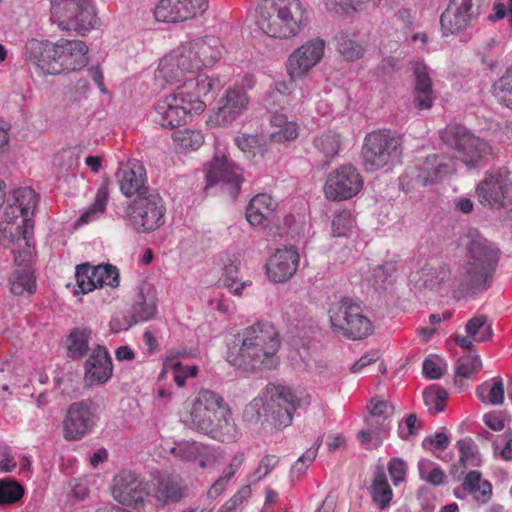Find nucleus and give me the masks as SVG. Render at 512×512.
<instances>
[{"instance_id":"nucleus-1","label":"nucleus","mask_w":512,"mask_h":512,"mask_svg":"<svg viewBox=\"0 0 512 512\" xmlns=\"http://www.w3.org/2000/svg\"><path fill=\"white\" fill-rule=\"evenodd\" d=\"M280 347L277 328L270 322L258 321L234 335L227 346L226 360L246 372L273 369L279 363Z\"/></svg>"},{"instance_id":"nucleus-2","label":"nucleus","mask_w":512,"mask_h":512,"mask_svg":"<svg viewBox=\"0 0 512 512\" xmlns=\"http://www.w3.org/2000/svg\"><path fill=\"white\" fill-rule=\"evenodd\" d=\"M184 422L193 430L223 443L239 438L229 406L221 395L208 389L200 390L193 398Z\"/></svg>"},{"instance_id":"nucleus-3","label":"nucleus","mask_w":512,"mask_h":512,"mask_svg":"<svg viewBox=\"0 0 512 512\" xmlns=\"http://www.w3.org/2000/svg\"><path fill=\"white\" fill-rule=\"evenodd\" d=\"M255 24L270 37L288 39L309 24V12L300 0H261L255 10Z\"/></svg>"},{"instance_id":"nucleus-4","label":"nucleus","mask_w":512,"mask_h":512,"mask_svg":"<svg viewBox=\"0 0 512 512\" xmlns=\"http://www.w3.org/2000/svg\"><path fill=\"white\" fill-rule=\"evenodd\" d=\"M302 404L293 391L286 386L268 384L263 396L251 400L243 412L244 421L251 426H262L265 422L282 429L292 423L293 414Z\"/></svg>"},{"instance_id":"nucleus-5","label":"nucleus","mask_w":512,"mask_h":512,"mask_svg":"<svg viewBox=\"0 0 512 512\" xmlns=\"http://www.w3.org/2000/svg\"><path fill=\"white\" fill-rule=\"evenodd\" d=\"M469 238L466 244V260L458 282L462 292L476 294L490 287L498 264L499 251L477 231L470 232Z\"/></svg>"},{"instance_id":"nucleus-6","label":"nucleus","mask_w":512,"mask_h":512,"mask_svg":"<svg viewBox=\"0 0 512 512\" xmlns=\"http://www.w3.org/2000/svg\"><path fill=\"white\" fill-rule=\"evenodd\" d=\"M403 141L396 132L383 129L368 133L362 145V163L368 172L400 162Z\"/></svg>"},{"instance_id":"nucleus-7","label":"nucleus","mask_w":512,"mask_h":512,"mask_svg":"<svg viewBox=\"0 0 512 512\" xmlns=\"http://www.w3.org/2000/svg\"><path fill=\"white\" fill-rule=\"evenodd\" d=\"M50 5L51 20L61 30L84 36L98 25L92 0H50Z\"/></svg>"},{"instance_id":"nucleus-8","label":"nucleus","mask_w":512,"mask_h":512,"mask_svg":"<svg viewBox=\"0 0 512 512\" xmlns=\"http://www.w3.org/2000/svg\"><path fill=\"white\" fill-rule=\"evenodd\" d=\"M330 326L333 332L347 339L360 340L372 333V322L363 314L361 306L345 297L330 305Z\"/></svg>"},{"instance_id":"nucleus-9","label":"nucleus","mask_w":512,"mask_h":512,"mask_svg":"<svg viewBox=\"0 0 512 512\" xmlns=\"http://www.w3.org/2000/svg\"><path fill=\"white\" fill-rule=\"evenodd\" d=\"M166 207L157 193L134 198L124 210L123 218L137 233H150L165 223Z\"/></svg>"},{"instance_id":"nucleus-10","label":"nucleus","mask_w":512,"mask_h":512,"mask_svg":"<svg viewBox=\"0 0 512 512\" xmlns=\"http://www.w3.org/2000/svg\"><path fill=\"white\" fill-rule=\"evenodd\" d=\"M443 142L455 152V157L472 168L486 156L490 147L460 124H450L441 133Z\"/></svg>"},{"instance_id":"nucleus-11","label":"nucleus","mask_w":512,"mask_h":512,"mask_svg":"<svg viewBox=\"0 0 512 512\" xmlns=\"http://www.w3.org/2000/svg\"><path fill=\"white\" fill-rule=\"evenodd\" d=\"M206 108L204 101L192 100L179 95L176 88L155 105L156 121L165 128L174 129L187 123L192 114H200Z\"/></svg>"},{"instance_id":"nucleus-12","label":"nucleus","mask_w":512,"mask_h":512,"mask_svg":"<svg viewBox=\"0 0 512 512\" xmlns=\"http://www.w3.org/2000/svg\"><path fill=\"white\" fill-rule=\"evenodd\" d=\"M99 420V406L86 399L69 405L63 420V436L68 441L81 440L92 432Z\"/></svg>"},{"instance_id":"nucleus-13","label":"nucleus","mask_w":512,"mask_h":512,"mask_svg":"<svg viewBox=\"0 0 512 512\" xmlns=\"http://www.w3.org/2000/svg\"><path fill=\"white\" fill-rule=\"evenodd\" d=\"M478 201L489 208L512 206V180L508 172L497 170L486 173L476 187Z\"/></svg>"},{"instance_id":"nucleus-14","label":"nucleus","mask_w":512,"mask_h":512,"mask_svg":"<svg viewBox=\"0 0 512 512\" xmlns=\"http://www.w3.org/2000/svg\"><path fill=\"white\" fill-rule=\"evenodd\" d=\"M61 44L30 39L25 44V58L43 76L63 73L61 66Z\"/></svg>"},{"instance_id":"nucleus-15","label":"nucleus","mask_w":512,"mask_h":512,"mask_svg":"<svg viewBox=\"0 0 512 512\" xmlns=\"http://www.w3.org/2000/svg\"><path fill=\"white\" fill-rule=\"evenodd\" d=\"M33 235V222L15 203H10L4 210V220L0 222V239H7L25 254L30 253V239Z\"/></svg>"},{"instance_id":"nucleus-16","label":"nucleus","mask_w":512,"mask_h":512,"mask_svg":"<svg viewBox=\"0 0 512 512\" xmlns=\"http://www.w3.org/2000/svg\"><path fill=\"white\" fill-rule=\"evenodd\" d=\"M363 179L352 165H343L330 173L324 187L325 196L332 201L346 200L359 193Z\"/></svg>"},{"instance_id":"nucleus-17","label":"nucleus","mask_w":512,"mask_h":512,"mask_svg":"<svg viewBox=\"0 0 512 512\" xmlns=\"http://www.w3.org/2000/svg\"><path fill=\"white\" fill-rule=\"evenodd\" d=\"M325 41L313 38L295 49L287 59V72L290 78L297 79L305 76L323 58Z\"/></svg>"},{"instance_id":"nucleus-18","label":"nucleus","mask_w":512,"mask_h":512,"mask_svg":"<svg viewBox=\"0 0 512 512\" xmlns=\"http://www.w3.org/2000/svg\"><path fill=\"white\" fill-rule=\"evenodd\" d=\"M116 179L121 193L126 198H138L151 193L144 165L136 159L120 163Z\"/></svg>"},{"instance_id":"nucleus-19","label":"nucleus","mask_w":512,"mask_h":512,"mask_svg":"<svg viewBox=\"0 0 512 512\" xmlns=\"http://www.w3.org/2000/svg\"><path fill=\"white\" fill-rule=\"evenodd\" d=\"M206 188L220 185L232 198H235L240 191L243 181L242 170L225 156H216L210 165L206 175Z\"/></svg>"},{"instance_id":"nucleus-20","label":"nucleus","mask_w":512,"mask_h":512,"mask_svg":"<svg viewBox=\"0 0 512 512\" xmlns=\"http://www.w3.org/2000/svg\"><path fill=\"white\" fill-rule=\"evenodd\" d=\"M195 70L189 55L187 56L184 47L173 50L164 56L155 71V81L159 85L177 84L187 74H194Z\"/></svg>"},{"instance_id":"nucleus-21","label":"nucleus","mask_w":512,"mask_h":512,"mask_svg":"<svg viewBox=\"0 0 512 512\" xmlns=\"http://www.w3.org/2000/svg\"><path fill=\"white\" fill-rule=\"evenodd\" d=\"M112 495L122 505L137 507L148 495L147 483L134 472L121 471L113 479Z\"/></svg>"},{"instance_id":"nucleus-22","label":"nucleus","mask_w":512,"mask_h":512,"mask_svg":"<svg viewBox=\"0 0 512 512\" xmlns=\"http://www.w3.org/2000/svg\"><path fill=\"white\" fill-rule=\"evenodd\" d=\"M207 8L208 0H161L155 17L162 22H184L202 15Z\"/></svg>"},{"instance_id":"nucleus-23","label":"nucleus","mask_w":512,"mask_h":512,"mask_svg":"<svg viewBox=\"0 0 512 512\" xmlns=\"http://www.w3.org/2000/svg\"><path fill=\"white\" fill-rule=\"evenodd\" d=\"M446 9L440 17L441 29L444 35L455 34L466 28L479 15L474 9L472 0H441Z\"/></svg>"},{"instance_id":"nucleus-24","label":"nucleus","mask_w":512,"mask_h":512,"mask_svg":"<svg viewBox=\"0 0 512 512\" xmlns=\"http://www.w3.org/2000/svg\"><path fill=\"white\" fill-rule=\"evenodd\" d=\"M183 47L191 59L195 72L213 65L221 58L223 51L220 40L216 37L198 39Z\"/></svg>"},{"instance_id":"nucleus-25","label":"nucleus","mask_w":512,"mask_h":512,"mask_svg":"<svg viewBox=\"0 0 512 512\" xmlns=\"http://www.w3.org/2000/svg\"><path fill=\"white\" fill-rule=\"evenodd\" d=\"M113 365L108 350L97 345L85 362V381L89 385L106 383L112 376Z\"/></svg>"},{"instance_id":"nucleus-26","label":"nucleus","mask_w":512,"mask_h":512,"mask_svg":"<svg viewBox=\"0 0 512 512\" xmlns=\"http://www.w3.org/2000/svg\"><path fill=\"white\" fill-rule=\"evenodd\" d=\"M299 254L295 248L278 249L267 263V275L276 283L288 280L297 270Z\"/></svg>"},{"instance_id":"nucleus-27","label":"nucleus","mask_w":512,"mask_h":512,"mask_svg":"<svg viewBox=\"0 0 512 512\" xmlns=\"http://www.w3.org/2000/svg\"><path fill=\"white\" fill-rule=\"evenodd\" d=\"M224 103L216 112L219 125H229L247 110L249 97L243 88H229L224 96Z\"/></svg>"},{"instance_id":"nucleus-28","label":"nucleus","mask_w":512,"mask_h":512,"mask_svg":"<svg viewBox=\"0 0 512 512\" xmlns=\"http://www.w3.org/2000/svg\"><path fill=\"white\" fill-rule=\"evenodd\" d=\"M454 172L455 165L452 161H445L437 155H430L424 160L415 181L421 186H428L441 181Z\"/></svg>"},{"instance_id":"nucleus-29","label":"nucleus","mask_w":512,"mask_h":512,"mask_svg":"<svg viewBox=\"0 0 512 512\" xmlns=\"http://www.w3.org/2000/svg\"><path fill=\"white\" fill-rule=\"evenodd\" d=\"M63 73L80 70L88 64V46L81 40L60 39Z\"/></svg>"},{"instance_id":"nucleus-30","label":"nucleus","mask_w":512,"mask_h":512,"mask_svg":"<svg viewBox=\"0 0 512 512\" xmlns=\"http://www.w3.org/2000/svg\"><path fill=\"white\" fill-rule=\"evenodd\" d=\"M413 74L415 77L414 103L419 109L428 110L435 100L429 69L423 62H416L413 66Z\"/></svg>"},{"instance_id":"nucleus-31","label":"nucleus","mask_w":512,"mask_h":512,"mask_svg":"<svg viewBox=\"0 0 512 512\" xmlns=\"http://www.w3.org/2000/svg\"><path fill=\"white\" fill-rule=\"evenodd\" d=\"M277 205V201L269 194H258L247 206L246 219L252 226L265 227L269 224Z\"/></svg>"},{"instance_id":"nucleus-32","label":"nucleus","mask_w":512,"mask_h":512,"mask_svg":"<svg viewBox=\"0 0 512 512\" xmlns=\"http://www.w3.org/2000/svg\"><path fill=\"white\" fill-rule=\"evenodd\" d=\"M296 88L295 80L277 82L275 86L266 92L263 99L264 107L272 114L285 109L290 105L292 94Z\"/></svg>"},{"instance_id":"nucleus-33","label":"nucleus","mask_w":512,"mask_h":512,"mask_svg":"<svg viewBox=\"0 0 512 512\" xmlns=\"http://www.w3.org/2000/svg\"><path fill=\"white\" fill-rule=\"evenodd\" d=\"M370 417L367 419L368 426H377L383 433H388L389 422H386L394 414V407L388 401L372 398L367 406Z\"/></svg>"},{"instance_id":"nucleus-34","label":"nucleus","mask_w":512,"mask_h":512,"mask_svg":"<svg viewBox=\"0 0 512 512\" xmlns=\"http://www.w3.org/2000/svg\"><path fill=\"white\" fill-rule=\"evenodd\" d=\"M214 86L215 82L212 78L198 75L186 78L181 85L177 86V89L180 96L191 100L196 97L199 101H203L202 97L206 96Z\"/></svg>"},{"instance_id":"nucleus-35","label":"nucleus","mask_w":512,"mask_h":512,"mask_svg":"<svg viewBox=\"0 0 512 512\" xmlns=\"http://www.w3.org/2000/svg\"><path fill=\"white\" fill-rule=\"evenodd\" d=\"M92 331L87 327H77L71 330L67 338V355L73 360L82 359L89 350Z\"/></svg>"},{"instance_id":"nucleus-36","label":"nucleus","mask_w":512,"mask_h":512,"mask_svg":"<svg viewBox=\"0 0 512 512\" xmlns=\"http://www.w3.org/2000/svg\"><path fill=\"white\" fill-rule=\"evenodd\" d=\"M182 482L174 477H164L158 480L155 497L163 504L175 503L183 497Z\"/></svg>"},{"instance_id":"nucleus-37","label":"nucleus","mask_w":512,"mask_h":512,"mask_svg":"<svg viewBox=\"0 0 512 512\" xmlns=\"http://www.w3.org/2000/svg\"><path fill=\"white\" fill-rule=\"evenodd\" d=\"M271 124L278 130L270 133L272 142L282 143L292 141L298 137V125L294 121H288L285 114L275 113L271 115Z\"/></svg>"},{"instance_id":"nucleus-38","label":"nucleus","mask_w":512,"mask_h":512,"mask_svg":"<svg viewBox=\"0 0 512 512\" xmlns=\"http://www.w3.org/2000/svg\"><path fill=\"white\" fill-rule=\"evenodd\" d=\"M157 307L152 295L139 292L131 308V320L133 323L146 322L155 317Z\"/></svg>"},{"instance_id":"nucleus-39","label":"nucleus","mask_w":512,"mask_h":512,"mask_svg":"<svg viewBox=\"0 0 512 512\" xmlns=\"http://www.w3.org/2000/svg\"><path fill=\"white\" fill-rule=\"evenodd\" d=\"M335 41L338 52L348 61L359 59L364 54V48L354 34L341 31L335 36Z\"/></svg>"},{"instance_id":"nucleus-40","label":"nucleus","mask_w":512,"mask_h":512,"mask_svg":"<svg viewBox=\"0 0 512 512\" xmlns=\"http://www.w3.org/2000/svg\"><path fill=\"white\" fill-rule=\"evenodd\" d=\"M109 191L108 184L103 181L97 189L94 203L82 213L79 219L76 221V225L87 224L90 221L98 218L105 210L108 201Z\"/></svg>"},{"instance_id":"nucleus-41","label":"nucleus","mask_w":512,"mask_h":512,"mask_svg":"<svg viewBox=\"0 0 512 512\" xmlns=\"http://www.w3.org/2000/svg\"><path fill=\"white\" fill-rule=\"evenodd\" d=\"M493 383L486 381L476 389L479 400L491 405H501L504 401V385L501 378H493Z\"/></svg>"},{"instance_id":"nucleus-42","label":"nucleus","mask_w":512,"mask_h":512,"mask_svg":"<svg viewBox=\"0 0 512 512\" xmlns=\"http://www.w3.org/2000/svg\"><path fill=\"white\" fill-rule=\"evenodd\" d=\"M482 369V361L477 354H466L458 358L455 365V384L459 385L463 378H470Z\"/></svg>"},{"instance_id":"nucleus-43","label":"nucleus","mask_w":512,"mask_h":512,"mask_svg":"<svg viewBox=\"0 0 512 512\" xmlns=\"http://www.w3.org/2000/svg\"><path fill=\"white\" fill-rule=\"evenodd\" d=\"M372 500L380 508L386 509L392 500L393 492L383 472H378L372 484Z\"/></svg>"},{"instance_id":"nucleus-44","label":"nucleus","mask_w":512,"mask_h":512,"mask_svg":"<svg viewBox=\"0 0 512 512\" xmlns=\"http://www.w3.org/2000/svg\"><path fill=\"white\" fill-rule=\"evenodd\" d=\"M11 292L15 295L34 293L36 280L33 273L27 269H17L10 277Z\"/></svg>"},{"instance_id":"nucleus-45","label":"nucleus","mask_w":512,"mask_h":512,"mask_svg":"<svg viewBox=\"0 0 512 512\" xmlns=\"http://www.w3.org/2000/svg\"><path fill=\"white\" fill-rule=\"evenodd\" d=\"M450 278V270L446 265L437 267H425L421 271L419 284L427 289L433 290Z\"/></svg>"},{"instance_id":"nucleus-46","label":"nucleus","mask_w":512,"mask_h":512,"mask_svg":"<svg viewBox=\"0 0 512 512\" xmlns=\"http://www.w3.org/2000/svg\"><path fill=\"white\" fill-rule=\"evenodd\" d=\"M465 330L478 343L490 340L493 335L491 324L485 315H477L471 318L466 323Z\"/></svg>"},{"instance_id":"nucleus-47","label":"nucleus","mask_w":512,"mask_h":512,"mask_svg":"<svg viewBox=\"0 0 512 512\" xmlns=\"http://www.w3.org/2000/svg\"><path fill=\"white\" fill-rule=\"evenodd\" d=\"M13 203L24 212L25 217L31 219L38 204V195L30 187L19 188L13 193Z\"/></svg>"},{"instance_id":"nucleus-48","label":"nucleus","mask_w":512,"mask_h":512,"mask_svg":"<svg viewBox=\"0 0 512 512\" xmlns=\"http://www.w3.org/2000/svg\"><path fill=\"white\" fill-rule=\"evenodd\" d=\"M173 139L178 150L181 152L197 150L204 142V136L200 131L189 129L175 132Z\"/></svg>"},{"instance_id":"nucleus-49","label":"nucleus","mask_w":512,"mask_h":512,"mask_svg":"<svg viewBox=\"0 0 512 512\" xmlns=\"http://www.w3.org/2000/svg\"><path fill=\"white\" fill-rule=\"evenodd\" d=\"M97 266H91L88 263L76 267V283L81 293L85 294L97 288Z\"/></svg>"},{"instance_id":"nucleus-50","label":"nucleus","mask_w":512,"mask_h":512,"mask_svg":"<svg viewBox=\"0 0 512 512\" xmlns=\"http://www.w3.org/2000/svg\"><path fill=\"white\" fill-rule=\"evenodd\" d=\"M417 467H418L419 477L422 480H424L434 486H440L444 483L445 472L435 462H433L429 459H421L418 462Z\"/></svg>"},{"instance_id":"nucleus-51","label":"nucleus","mask_w":512,"mask_h":512,"mask_svg":"<svg viewBox=\"0 0 512 512\" xmlns=\"http://www.w3.org/2000/svg\"><path fill=\"white\" fill-rule=\"evenodd\" d=\"M23 486L12 479H0V506L12 505L22 499Z\"/></svg>"},{"instance_id":"nucleus-52","label":"nucleus","mask_w":512,"mask_h":512,"mask_svg":"<svg viewBox=\"0 0 512 512\" xmlns=\"http://www.w3.org/2000/svg\"><path fill=\"white\" fill-rule=\"evenodd\" d=\"M315 147L321 152L327 161L335 157L340 149V136L339 134L328 131L315 139Z\"/></svg>"},{"instance_id":"nucleus-53","label":"nucleus","mask_w":512,"mask_h":512,"mask_svg":"<svg viewBox=\"0 0 512 512\" xmlns=\"http://www.w3.org/2000/svg\"><path fill=\"white\" fill-rule=\"evenodd\" d=\"M447 398L448 393L444 389L429 387L423 391L424 404L431 414L442 412L445 409Z\"/></svg>"},{"instance_id":"nucleus-54","label":"nucleus","mask_w":512,"mask_h":512,"mask_svg":"<svg viewBox=\"0 0 512 512\" xmlns=\"http://www.w3.org/2000/svg\"><path fill=\"white\" fill-rule=\"evenodd\" d=\"M494 88L497 100L512 109V66L495 83Z\"/></svg>"},{"instance_id":"nucleus-55","label":"nucleus","mask_w":512,"mask_h":512,"mask_svg":"<svg viewBox=\"0 0 512 512\" xmlns=\"http://www.w3.org/2000/svg\"><path fill=\"white\" fill-rule=\"evenodd\" d=\"M370 0H326V9L340 15H349L360 11Z\"/></svg>"},{"instance_id":"nucleus-56","label":"nucleus","mask_w":512,"mask_h":512,"mask_svg":"<svg viewBox=\"0 0 512 512\" xmlns=\"http://www.w3.org/2000/svg\"><path fill=\"white\" fill-rule=\"evenodd\" d=\"M355 227V219L349 211H342L332 221V232L334 236L343 237Z\"/></svg>"},{"instance_id":"nucleus-57","label":"nucleus","mask_w":512,"mask_h":512,"mask_svg":"<svg viewBox=\"0 0 512 512\" xmlns=\"http://www.w3.org/2000/svg\"><path fill=\"white\" fill-rule=\"evenodd\" d=\"M207 450L202 444L197 442H182L173 449L176 456L186 461H195L203 456V451Z\"/></svg>"},{"instance_id":"nucleus-58","label":"nucleus","mask_w":512,"mask_h":512,"mask_svg":"<svg viewBox=\"0 0 512 512\" xmlns=\"http://www.w3.org/2000/svg\"><path fill=\"white\" fill-rule=\"evenodd\" d=\"M397 268L393 262H385L382 265H378L372 271V284L375 288H384L385 284L395 274Z\"/></svg>"},{"instance_id":"nucleus-59","label":"nucleus","mask_w":512,"mask_h":512,"mask_svg":"<svg viewBox=\"0 0 512 512\" xmlns=\"http://www.w3.org/2000/svg\"><path fill=\"white\" fill-rule=\"evenodd\" d=\"M96 284L98 287L109 286L115 288L119 285V273L116 267L112 265L97 266Z\"/></svg>"},{"instance_id":"nucleus-60","label":"nucleus","mask_w":512,"mask_h":512,"mask_svg":"<svg viewBox=\"0 0 512 512\" xmlns=\"http://www.w3.org/2000/svg\"><path fill=\"white\" fill-rule=\"evenodd\" d=\"M316 458V449L309 448L303 455H301L298 460L293 464L290 471V476L292 479H298L302 475H304L308 469V467L312 464V462Z\"/></svg>"},{"instance_id":"nucleus-61","label":"nucleus","mask_w":512,"mask_h":512,"mask_svg":"<svg viewBox=\"0 0 512 512\" xmlns=\"http://www.w3.org/2000/svg\"><path fill=\"white\" fill-rule=\"evenodd\" d=\"M251 489L249 486L242 487L233 495L222 507V512H238L241 510L243 503L250 497Z\"/></svg>"},{"instance_id":"nucleus-62","label":"nucleus","mask_w":512,"mask_h":512,"mask_svg":"<svg viewBox=\"0 0 512 512\" xmlns=\"http://www.w3.org/2000/svg\"><path fill=\"white\" fill-rule=\"evenodd\" d=\"M388 471L394 485H398L405 480L407 465L402 459L393 458L388 463Z\"/></svg>"},{"instance_id":"nucleus-63","label":"nucleus","mask_w":512,"mask_h":512,"mask_svg":"<svg viewBox=\"0 0 512 512\" xmlns=\"http://www.w3.org/2000/svg\"><path fill=\"white\" fill-rule=\"evenodd\" d=\"M188 356V352L186 348H173L170 349L167 353V356L163 362V370L169 371V368H177L180 367L181 362L180 359Z\"/></svg>"},{"instance_id":"nucleus-64","label":"nucleus","mask_w":512,"mask_h":512,"mask_svg":"<svg viewBox=\"0 0 512 512\" xmlns=\"http://www.w3.org/2000/svg\"><path fill=\"white\" fill-rule=\"evenodd\" d=\"M293 364L299 368H306L312 361V355L310 353V340L303 342L301 349L291 356Z\"/></svg>"}]
</instances>
